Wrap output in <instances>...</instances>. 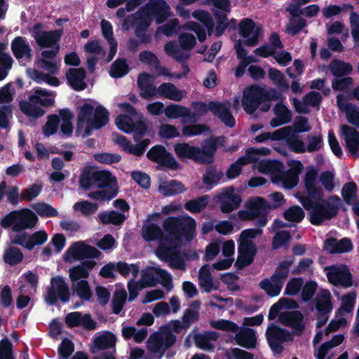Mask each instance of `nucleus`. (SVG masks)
<instances>
[{"label": "nucleus", "mask_w": 359, "mask_h": 359, "mask_svg": "<svg viewBox=\"0 0 359 359\" xmlns=\"http://www.w3.org/2000/svg\"><path fill=\"white\" fill-rule=\"evenodd\" d=\"M185 91L178 89L172 83H163L158 87L157 97L174 101H181L184 97Z\"/></svg>", "instance_id": "cd10ccee"}, {"label": "nucleus", "mask_w": 359, "mask_h": 359, "mask_svg": "<svg viewBox=\"0 0 359 359\" xmlns=\"http://www.w3.org/2000/svg\"><path fill=\"white\" fill-rule=\"evenodd\" d=\"M147 157L151 161L158 163L161 167H164L172 170H179L182 165L178 163L172 154L166 150L161 144L152 147L147 153Z\"/></svg>", "instance_id": "9d476101"}, {"label": "nucleus", "mask_w": 359, "mask_h": 359, "mask_svg": "<svg viewBox=\"0 0 359 359\" xmlns=\"http://www.w3.org/2000/svg\"><path fill=\"white\" fill-rule=\"evenodd\" d=\"M60 119L56 114L49 115L48 120L43 127V132L46 136L55 134L58 128Z\"/></svg>", "instance_id": "774afa93"}, {"label": "nucleus", "mask_w": 359, "mask_h": 359, "mask_svg": "<svg viewBox=\"0 0 359 359\" xmlns=\"http://www.w3.org/2000/svg\"><path fill=\"white\" fill-rule=\"evenodd\" d=\"M11 48L14 57L20 63L25 60V62H30L32 58V50L23 36H16L13 39Z\"/></svg>", "instance_id": "412c9836"}, {"label": "nucleus", "mask_w": 359, "mask_h": 359, "mask_svg": "<svg viewBox=\"0 0 359 359\" xmlns=\"http://www.w3.org/2000/svg\"><path fill=\"white\" fill-rule=\"evenodd\" d=\"M209 197L207 195L189 200L184 204V208L192 213H198L203 211L208 204Z\"/></svg>", "instance_id": "a18cd8bd"}, {"label": "nucleus", "mask_w": 359, "mask_h": 359, "mask_svg": "<svg viewBox=\"0 0 359 359\" xmlns=\"http://www.w3.org/2000/svg\"><path fill=\"white\" fill-rule=\"evenodd\" d=\"M325 269L328 270L326 276L329 283L332 285H341L345 288L351 287L353 285V276L346 264H341L339 266L332 265Z\"/></svg>", "instance_id": "f8f14e48"}, {"label": "nucleus", "mask_w": 359, "mask_h": 359, "mask_svg": "<svg viewBox=\"0 0 359 359\" xmlns=\"http://www.w3.org/2000/svg\"><path fill=\"white\" fill-rule=\"evenodd\" d=\"M67 327L73 328L81 326L84 330L90 331L97 328V323L90 313L83 314L80 311H73L67 313L65 318Z\"/></svg>", "instance_id": "dca6fc26"}, {"label": "nucleus", "mask_w": 359, "mask_h": 359, "mask_svg": "<svg viewBox=\"0 0 359 359\" xmlns=\"http://www.w3.org/2000/svg\"><path fill=\"white\" fill-rule=\"evenodd\" d=\"M96 264L93 260L82 262L80 264L73 266L69 269V278L72 282L80 280L81 278H87L89 276V271L92 270Z\"/></svg>", "instance_id": "c85d7f7f"}, {"label": "nucleus", "mask_w": 359, "mask_h": 359, "mask_svg": "<svg viewBox=\"0 0 359 359\" xmlns=\"http://www.w3.org/2000/svg\"><path fill=\"white\" fill-rule=\"evenodd\" d=\"M159 190L165 196H175L185 191L184 184L176 180L164 182L159 187Z\"/></svg>", "instance_id": "4c0bfd02"}, {"label": "nucleus", "mask_w": 359, "mask_h": 359, "mask_svg": "<svg viewBox=\"0 0 359 359\" xmlns=\"http://www.w3.org/2000/svg\"><path fill=\"white\" fill-rule=\"evenodd\" d=\"M70 291L68 284L61 276H56L50 279V285L46 289L45 300L50 306H55L60 300L66 304L69 302Z\"/></svg>", "instance_id": "0eeeda50"}, {"label": "nucleus", "mask_w": 359, "mask_h": 359, "mask_svg": "<svg viewBox=\"0 0 359 359\" xmlns=\"http://www.w3.org/2000/svg\"><path fill=\"white\" fill-rule=\"evenodd\" d=\"M284 218L289 222H301L305 217L303 209L299 205H292L283 213Z\"/></svg>", "instance_id": "603ef678"}, {"label": "nucleus", "mask_w": 359, "mask_h": 359, "mask_svg": "<svg viewBox=\"0 0 359 359\" xmlns=\"http://www.w3.org/2000/svg\"><path fill=\"white\" fill-rule=\"evenodd\" d=\"M304 168L303 164L299 161H293L290 168L287 170L280 168L278 172L271 177V182L279 185L285 189H292L297 186L299 182V175Z\"/></svg>", "instance_id": "6e6552de"}, {"label": "nucleus", "mask_w": 359, "mask_h": 359, "mask_svg": "<svg viewBox=\"0 0 359 359\" xmlns=\"http://www.w3.org/2000/svg\"><path fill=\"white\" fill-rule=\"evenodd\" d=\"M273 110L277 118L283 121V123L287 124L291 121L292 114L283 102L277 103L274 106Z\"/></svg>", "instance_id": "69168bd1"}, {"label": "nucleus", "mask_w": 359, "mask_h": 359, "mask_svg": "<svg viewBox=\"0 0 359 359\" xmlns=\"http://www.w3.org/2000/svg\"><path fill=\"white\" fill-rule=\"evenodd\" d=\"M38 220L37 215L29 209L15 210V220L13 231L20 232L27 229H32L36 226Z\"/></svg>", "instance_id": "aec40b11"}, {"label": "nucleus", "mask_w": 359, "mask_h": 359, "mask_svg": "<svg viewBox=\"0 0 359 359\" xmlns=\"http://www.w3.org/2000/svg\"><path fill=\"white\" fill-rule=\"evenodd\" d=\"M159 278L164 282H171L170 274L165 270L154 266H148L142 270L140 283L143 287H154L159 283Z\"/></svg>", "instance_id": "4468645a"}, {"label": "nucleus", "mask_w": 359, "mask_h": 359, "mask_svg": "<svg viewBox=\"0 0 359 359\" xmlns=\"http://www.w3.org/2000/svg\"><path fill=\"white\" fill-rule=\"evenodd\" d=\"M245 208L249 209L257 219L260 215L268 212L269 203L266 199L257 196L246 202Z\"/></svg>", "instance_id": "7c9ffc66"}, {"label": "nucleus", "mask_w": 359, "mask_h": 359, "mask_svg": "<svg viewBox=\"0 0 359 359\" xmlns=\"http://www.w3.org/2000/svg\"><path fill=\"white\" fill-rule=\"evenodd\" d=\"M79 187L83 190L92 188L103 189L88 194L89 198L97 201H110L118 194L117 180L109 171L96 170L91 166H86L81 170L79 179Z\"/></svg>", "instance_id": "7ed1b4c3"}, {"label": "nucleus", "mask_w": 359, "mask_h": 359, "mask_svg": "<svg viewBox=\"0 0 359 359\" xmlns=\"http://www.w3.org/2000/svg\"><path fill=\"white\" fill-rule=\"evenodd\" d=\"M288 127H283L273 133L265 132L257 135L255 140L257 143H262L266 140H271L272 141L283 140L288 135Z\"/></svg>", "instance_id": "37998d69"}, {"label": "nucleus", "mask_w": 359, "mask_h": 359, "mask_svg": "<svg viewBox=\"0 0 359 359\" xmlns=\"http://www.w3.org/2000/svg\"><path fill=\"white\" fill-rule=\"evenodd\" d=\"M115 265L116 271L125 278L128 277L130 273H132L134 278H136L139 274L140 266L137 264H128L127 262L119 261Z\"/></svg>", "instance_id": "de8ad7c7"}, {"label": "nucleus", "mask_w": 359, "mask_h": 359, "mask_svg": "<svg viewBox=\"0 0 359 359\" xmlns=\"http://www.w3.org/2000/svg\"><path fill=\"white\" fill-rule=\"evenodd\" d=\"M341 135L344 137L345 147L348 152L352 156H358L359 150V132L348 125L341 126Z\"/></svg>", "instance_id": "4be33fe9"}, {"label": "nucleus", "mask_w": 359, "mask_h": 359, "mask_svg": "<svg viewBox=\"0 0 359 359\" xmlns=\"http://www.w3.org/2000/svg\"><path fill=\"white\" fill-rule=\"evenodd\" d=\"M44 25L36 22L32 29V36L41 48H51L55 46L62 35V29L43 31Z\"/></svg>", "instance_id": "9b49d317"}, {"label": "nucleus", "mask_w": 359, "mask_h": 359, "mask_svg": "<svg viewBox=\"0 0 359 359\" xmlns=\"http://www.w3.org/2000/svg\"><path fill=\"white\" fill-rule=\"evenodd\" d=\"M217 198L220 201V210L224 213H229L236 210L242 201L241 196L234 193L232 187L219 194Z\"/></svg>", "instance_id": "5701e85b"}, {"label": "nucleus", "mask_w": 359, "mask_h": 359, "mask_svg": "<svg viewBox=\"0 0 359 359\" xmlns=\"http://www.w3.org/2000/svg\"><path fill=\"white\" fill-rule=\"evenodd\" d=\"M236 343L246 348H254L257 344L255 331L250 327H244L237 331L235 335Z\"/></svg>", "instance_id": "bb28decb"}, {"label": "nucleus", "mask_w": 359, "mask_h": 359, "mask_svg": "<svg viewBox=\"0 0 359 359\" xmlns=\"http://www.w3.org/2000/svg\"><path fill=\"white\" fill-rule=\"evenodd\" d=\"M278 320L282 325L293 330V335L301 336L305 330L304 316L298 310L283 311L279 314Z\"/></svg>", "instance_id": "ddd939ff"}, {"label": "nucleus", "mask_w": 359, "mask_h": 359, "mask_svg": "<svg viewBox=\"0 0 359 359\" xmlns=\"http://www.w3.org/2000/svg\"><path fill=\"white\" fill-rule=\"evenodd\" d=\"M250 156H242L239 157L234 163H231L226 172V176L228 179L232 180L238 177L244 165L252 163Z\"/></svg>", "instance_id": "e433bc0d"}, {"label": "nucleus", "mask_w": 359, "mask_h": 359, "mask_svg": "<svg viewBox=\"0 0 359 359\" xmlns=\"http://www.w3.org/2000/svg\"><path fill=\"white\" fill-rule=\"evenodd\" d=\"M174 151L177 156L181 160L191 159L199 163V147L191 146L188 143H177L174 146Z\"/></svg>", "instance_id": "a878e982"}, {"label": "nucleus", "mask_w": 359, "mask_h": 359, "mask_svg": "<svg viewBox=\"0 0 359 359\" xmlns=\"http://www.w3.org/2000/svg\"><path fill=\"white\" fill-rule=\"evenodd\" d=\"M72 289L81 299L85 301H89L92 297V292L86 280H80L76 284H73Z\"/></svg>", "instance_id": "8fccbe9b"}, {"label": "nucleus", "mask_w": 359, "mask_h": 359, "mask_svg": "<svg viewBox=\"0 0 359 359\" xmlns=\"http://www.w3.org/2000/svg\"><path fill=\"white\" fill-rule=\"evenodd\" d=\"M292 264L293 259L282 261L276 267L273 274L271 276L272 282L283 284V281L289 275V269Z\"/></svg>", "instance_id": "ea45409f"}, {"label": "nucleus", "mask_w": 359, "mask_h": 359, "mask_svg": "<svg viewBox=\"0 0 359 359\" xmlns=\"http://www.w3.org/2000/svg\"><path fill=\"white\" fill-rule=\"evenodd\" d=\"M116 337L110 331L98 332L93 338V344L90 347L92 353L95 354L101 351H107V349H113L116 352Z\"/></svg>", "instance_id": "6ab92c4d"}, {"label": "nucleus", "mask_w": 359, "mask_h": 359, "mask_svg": "<svg viewBox=\"0 0 359 359\" xmlns=\"http://www.w3.org/2000/svg\"><path fill=\"white\" fill-rule=\"evenodd\" d=\"M101 252L96 248L86 245L83 241H78L72 244L66 251L65 255L71 256L76 260L88 258H98Z\"/></svg>", "instance_id": "f3484780"}, {"label": "nucleus", "mask_w": 359, "mask_h": 359, "mask_svg": "<svg viewBox=\"0 0 359 359\" xmlns=\"http://www.w3.org/2000/svg\"><path fill=\"white\" fill-rule=\"evenodd\" d=\"M280 99L281 94L275 88L266 90L257 84H252L243 90L241 103L244 111L248 114H252L257 109L262 112H267L271 107L270 101Z\"/></svg>", "instance_id": "20e7f679"}, {"label": "nucleus", "mask_w": 359, "mask_h": 359, "mask_svg": "<svg viewBox=\"0 0 359 359\" xmlns=\"http://www.w3.org/2000/svg\"><path fill=\"white\" fill-rule=\"evenodd\" d=\"M98 219L103 225L114 224L121 226L127 219V217L123 213L116 210H111L99 213Z\"/></svg>", "instance_id": "2f4dec72"}, {"label": "nucleus", "mask_w": 359, "mask_h": 359, "mask_svg": "<svg viewBox=\"0 0 359 359\" xmlns=\"http://www.w3.org/2000/svg\"><path fill=\"white\" fill-rule=\"evenodd\" d=\"M257 168L262 173H270L271 178L280 168H284V165L278 160H263L258 163Z\"/></svg>", "instance_id": "c03bdc74"}, {"label": "nucleus", "mask_w": 359, "mask_h": 359, "mask_svg": "<svg viewBox=\"0 0 359 359\" xmlns=\"http://www.w3.org/2000/svg\"><path fill=\"white\" fill-rule=\"evenodd\" d=\"M306 196L299 198V201L306 210H311L309 221L315 226L321 225L325 220L335 217L341 205V198L333 195L328 200L324 199V191L318 184V172L315 169L308 170L304 179Z\"/></svg>", "instance_id": "f03ea898"}, {"label": "nucleus", "mask_w": 359, "mask_h": 359, "mask_svg": "<svg viewBox=\"0 0 359 359\" xmlns=\"http://www.w3.org/2000/svg\"><path fill=\"white\" fill-rule=\"evenodd\" d=\"M165 236L155 254L161 261L168 263L175 269H185V264L181 257L180 249L182 241L190 242L195 236L196 222L190 216L168 217L163 222Z\"/></svg>", "instance_id": "f257e3e1"}, {"label": "nucleus", "mask_w": 359, "mask_h": 359, "mask_svg": "<svg viewBox=\"0 0 359 359\" xmlns=\"http://www.w3.org/2000/svg\"><path fill=\"white\" fill-rule=\"evenodd\" d=\"M164 113L165 116L169 118H185L187 115L189 114V109L185 106L171 104L165 107L164 109Z\"/></svg>", "instance_id": "49530a36"}, {"label": "nucleus", "mask_w": 359, "mask_h": 359, "mask_svg": "<svg viewBox=\"0 0 359 359\" xmlns=\"http://www.w3.org/2000/svg\"><path fill=\"white\" fill-rule=\"evenodd\" d=\"M164 50L165 53L175 58L177 62H183L189 58L185 53H180L178 45L175 41H169L165 44Z\"/></svg>", "instance_id": "6e6d98bb"}, {"label": "nucleus", "mask_w": 359, "mask_h": 359, "mask_svg": "<svg viewBox=\"0 0 359 359\" xmlns=\"http://www.w3.org/2000/svg\"><path fill=\"white\" fill-rule=\"evenodd\" d=\"M86 77V72L82 67L71 68L66 73V78L69 85L76 91L83 90L87 87V84L84 81Z\"/></svg>", "instance_id": "393cba45"}, {"label": "nucleus", "mask_w": 359, "mask_h": 359, "mask_svg": "<svg viewBox=\"0 0 359 359\" xmlns=\"http://www.w3.org/2000/svg\"><path fill=\"white\" fill-rule=\"evenodd\" d=\"M142 236L143 238L148 242L158 240V245H160L165 236V232L163 233L157 224L149 222L147 224H144Z\"/></svg>", "instance_id": "c756f323"}, {"label": "nucleus", "mask_w": 359, "mask_h": 359, "mask_svg": "<svg viewBox=\"0 0 359 359\" xmlns=\"http://www.w3.org/2000/svg\"><path fill=\"white\" fill-rule=\"evenodd\" d=\"M48 240V234L44 230L35 231L27 239V250H32L35 246L41 245Z\"/></svg>", "instance_id": "5fc2aeb1"}, {"label": "nucleus", "mask_w": 359, "mask_h": 359, "mask_svg": "<svg viewBox=\"0 0 359 359\" xmlns=\"http://www.w3.org/2000/svg\"><path fill=\"white\" fill-rule=\"evenodd\" d=\"M170 8L165 0H151L135 14V29L147 31L154 20L157 25L163 23L170 15Z\"/></svg>", "instance_id": "39448f33"}, {"label": "nucleus", "mask_w": 359, "mask_h": 359, "mask_svg": "<svg viewBox=\"0 0 359 359\" xmlns=\"http://www.w3.org/2000/svg\"><path fill=\"white\" fill-rule=\"evenodd\" d=\"M356 293L355 291H351L345 294L341 297V305L338 312L341 314L349 313L354 308L355 303Z\"/></svg>", "instance_id": "3c124183"}, {"label": "nucleus", "mask_w": 359, "mask_h": 359, "mask_svg": "<svg viewBox=\"0 0 359 359\" xmlns=\"http://www.w3.org/2000/svg\"><path fill=\"white\" fill-rule=\"evenodd\" d=\"M341 196L348 205L353 203L357 196V185L354 182L346 183L341 189Z\"/></svg>", "instance_id": "4d7b16f0"}, {"label": "nucleus", "mask_w": 359, "mask_h": 359, "mask_svg": "<svg viewBox=\"0 0 359 359\" xmlns=\"http://www.w3.org/2000/svg\"><path fill=\"white\" fill-rule=\"evenodd\" d=\"M268 76L278 87L284 89L289 88V84L285 79V76L280 70L271 67L268 71Z\"/></svg>", "instance_id": "e2e57ef3"}, {"label": "nucleus", "mask_w": 359, "mask_h": 359, "mask_svg": "<svg viewBox=\"0 0 359 359\" xmlns=\"http://www.w3.org/2000/svg\"><path fill=\"white\" fill-rule=\"evenodd\" d=\"M216 151L217 149L215 142H212L210 138L205 140L202 147L199 148V163L208 164L212 163Z\"/></svg>", "instance_id": "473e14b6"}, {"label": "nucleus", "mask_w": 359, "mask_h": 359, "mask_svg": "<svg viewBox=\"0 0 359 359\" xmlns=\"http://www.w3.org/2000/svg\"><path fill=\"white\" fill-rule=\"evenodd\" d=\"M304 284L302 277L292 278L287 283L284 294L285 295L294 296L299 293Z\"/></svg>", "instance_id": "0e129e2a"}, {"label": "nucleus", "mask_w": 359, "mask_h": 359, "mask_svg": "<svg viewBox=\"0 0 359 359\" xmlns=\"http://www.w3.org/2000/svg\"><path fill=\"white\" fill-rule=\"evenodd\" d=\"M55 93L40 87L34 88L33 93L29 96V101L22 100L19 103L22 113L29 117L39 118L42 117L46 111L38 105L50 107L55 104Z\"/></svg>", "instance_id": "423d86ee"}, {"label": "nucleus", "mask_w": 359, "mask_h": 359, "mask_svg": "<svg viewBox=\"0 0 359 359\" xmlns=\"http://www.w3.org/2000/svg\"><path fill=\"white\" fill-rule=\"evenodd\" d=\"M23 257L24 255L21 250L15 246H11L6 249L3 255L4 262L11 266L20 264Z\"/></svg>", "instance_id": "a19ab883"}, {"label": "nucleus", "mask_w": 359, "mask_h": 359, "mask_svg": "<svg viewBox=\"0 0 359 359\" xmlns=\"http://www.w3.org/2000/svg\"><path fill=\"white\" fill-rule=\"evenodd\" d=\"M32 208L41 217H53L58 215L57 210L46 203H37L32 205Z\"/></svg>", "instance_id": "13d9d810"}, {"label": "nucleus", "mask_w": 359, "mask_h": 359, "mask_svg": "<svg viewBox=\"0 0 359 359\" xmlns=\"http://www.w3.org/2000/svg\"><path fill=\"white\" fill-rule=\"evenodd\" d=\"M332 296L328 290H325L318 294L316 302L317 313H330L333 309Z\"/></svg>", "instance_id": "f704fd0d"}, {"label": "nucleus", "mask_w": 359, "mask_h": 359, "mask_svg": "<svg viewBox=\"0 0 359 359\" xmlns=\"http://www.w3.org/2000/svg\"><path fill=\"white\" fill-rule=\"evenodd\" d=\"M262 29L255 27L254 20L250 18H245L239 23V34L246 39L245 44L250 47L257 45Z\"/></svg>", "instance_id": "a211bd4d"}, {"label": "nucleus", "mask_w": 359, "mask_h": 359, "mask_svg": "<svg viewBox=\"0 0 359 359\" xmlns=\"http://www.w3.org/2000/svg\"><path fill=\"white\" fill-rule=\"evenodd\" d=\"M265 335L270 348L275 354H280L283 352V346L282 344L283 343L294 340L292 332L275 324L268 326Z\"/></svg>", "instance_id": "1a4fd4ad"}, {"label": "nucleus", "mask_w": 359, "mask_h": 359, "mask_svg": "<svg viewBox=\"0 0 359 359\" xmlns=\"http://www.w3.org/2000/svg\"><path fill=\"white\" fill-rule=\"evenodd\" d=\"M117 128L125 133H133V122L132 118L126 114H119L116 118Z\"/></svg>", "instance_id": "338daca9"}, {"label": "nucleus", "mask_w": 359, "mask_h": 359, "mask_svg": "<svg viewBox=\"0 0 359 359\" xmlns=\"http://www.w3.org/2000/svg\"><path fill=\"white\" fill-rule=\"evenodd\" d=\"M210 111L226 127L232 128L235 126L236 120L229 107H226L225 104L217 101H210Z\"/></svg>", "instance_id": "b1692460"}, {"label": "nucleus", "mask_w": 359, "mask_h": 359, "mask_svg": "<svg viewBox=\"0 0 359 359\" xmlns=\"http://www.w3.org/2000/svg\"><path fill=\"white\" fill-rule=\"evenodd\" d=\"M259 287L264 290L266 294L271 297H277L279 295L283 284L280 283H273L268 278H264L259 283Z\"/></svg>", "instance_id": "864d4df0"}, {"label": "nucleus", "mask_w": 359, "mask_h": 359, "mask_svg": "<svg viewBox=\"0 0 359 359\" xmlns=\"http://www.w3.org/2000/svg\"><path fill=\"white\" fill-rule=\"evenodd\" d=\"M209 130L210 128L206 124H193L184 126L182 129V134L185 137H194Z\"/></svg>", "instance_id": "052dcab7"}, {"label": "nucleus", "mask_w": 359, "mask_h": 359, "mask_svg": "<svg viewBox=\"0 0 359 359\" xmlns=\"http://www.w3.org/2000/svg\"><path fill=\"white\" fill-rule=\"evenodd\" d=\"M127 299V293L126 290H121L114 292L111 306L112 311L115 314H119L123 309Z\"/></svg>", "instance_id": "09e8293b"}, {"label": "nucleus", "mask_w": 359, "mask_h": 359, "mask_svg": "<svg viewBox=\"0 0 359 359\" xmlns=\"http://www.w3.org/2000/svg\"><path fill=\"white\" fill-rule=\"evenodd\" d=\"M95 109L93 106L88 103L83 104L77 115L78 128L81 123L89 122L92 120L94 114Z\"/></svg>", "instance_id": "680f3d73"}, {"label": "nucleus", "mask_w": 359, "mask_h": 359, "mask_svg": "<svg viewBox=\"0 0 359 359\" xmlns=\"http://www.w3.org/2000/svg\"><path fill=\"white\" fill-rule=\"evenodd\" d=\"M43 185L41 184H32L22 191L20 199L25 201H31L36 198L41 192Z\"/></svg>", "instance_id": "bf43d9fd"}, {"label": "nucleus", "mask_w": 359, "mask_h": 359, "mask_svg": "<svg viewBox=\"0 0 359 359\" xmlns=\"http://www.w3.org/2000/svg\"><path fill=\"white\" fill-rule=\"evenodd\" d=\"M130 67L126 58H117L111 65L109 74L112 78L118 79L126 76Z\"/></svg>", "instance_id": "79ce46f5"}, {"label": "nucleus", "mask_w": 359, "mask_h": 359, "mask_svg": "<svg viewBox=\"0 0 359 359\" xmlns=\"http://www.w3.org/2000/svg\"><path fill=\"white\" fill-rule=\"evenodd\" d=\"M257 254V248L255 242L238 241V257L235 265L239 269L250 266Z\"/></svg>", "instance_id": "2eb2a0df"}, {"label": "nucleus", "mask_w": 359, "mask_h": 359, "mask_svg": "<svg viewBox=\"0 0 359 359\" xmlns=\"http://www.w3.org/2000/svg\"><path fill=\"white\" fill-rule=\"evenodd\" d=\"M109 121V112L102 105H98L94 111L92 120L90 121L95 130H99L105 126Z\"/></svg>", "instance_id": "c9c22d12"}, {"label": "nucleus", "mask_w": 359, "mask_h": 359, "mask_svg": "<svg viewBox=\"0 0 359 359\" xmlns=\"http://www.w3.org/2000/svg\"><path fill=\"white\" fill-rule=\"evenodd\" d=\"M287 127L290 131H288V135L284 137L283 140L286 141L290 150L297 154L304 153L306 148L305 147L304 142L298 139L294 135V131L291 126Z\"/></svg>", "instance_id": "58836bf2"}, {"label": "nucleus", "mask_w": 359, "mask_h": 359, "mask_svg": "<svg viewBox=\"0 0 359 359\" xmlns=\"http://www.w3.org/2000/svg\"><path fill=\"white\" fill-rule=\"evenodd\" d=\"M332 74L337 77H344L351 74L353 71L352 65L339 59L332 60L328 66Z\"/></svg>", "instance_id": "72a5a7b5"}]
</instances>
